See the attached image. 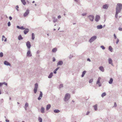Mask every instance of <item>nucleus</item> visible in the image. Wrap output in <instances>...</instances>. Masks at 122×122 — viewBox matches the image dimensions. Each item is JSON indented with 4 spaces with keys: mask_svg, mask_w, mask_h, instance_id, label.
Instances as JSON below:
<instances>
[{
    "mask_svg": "<svg viewBox=\"0 0 122 122\" xmlns=\"http://www.w3.org/2000/svg\"><path fill=\"white\" fill-rule=\"evenodd\" d=\"M93 79H90L89 81V83H92L93 82Z\"/></svg>",
    "mask_w": 122,
    "mask_h": 122,
    "instance_id": "36",
    "label": "nucleus"
},
{
    "mask_svg": "<svg viewBox=\"0 0 122 122\" xmlns=\"http://www.w3.org/2000/svg\"><path fill=\"white\" fill-rule=\"evenodd\" d=\"M2 83H0V87L2 85Z\"/></svg>",
    "mask_w": 122,
    "mask_h": 122,
    "instance_id": "64",
    "label": "nucleus"
},
{
    "mask_svg": "<svg viewBox=\"0 0 122 122\" xmlns=\"http://www.w3.org/2000/svg\"><path fill=\"white\" fill-rule=\"evenodd\" d=\"M11 25L10 23V22H9L8 23V26H10Z\"/></svg>",
    "mask_w": 122,
    "mask_h": 122,
    "instance_id": "44",
    "label": "nucleus"
},
{
    "mask_svg": "<svg viewBox=\"0 0 122 122\" xmlns=\"http://www.w3.org/2000/svg\"><path fill=\"white\" fill-rule=\"evenodd\" d=\"M101 78L100 77H99L97 81H100L101 79Z\"/></svg>",
    "mask_w": 122,
    "mask_h": 122,
    "instance_id": "47",
    "label": "nucleus"
},
{
    "mask_svg": "<svg viewBox=\"0 0 122 122\" xmlns=\"http://www.w3.org/2000/svg\"><path fill=\"white\" fill-rule=\"evenodd\" d=\"M3 53L2 52H1L0 53V57H3Z\"/></svg>",
    "mask_w": 122,
    "mask_h": 122,
    "instance_id": "35",
    "label": "nucleus"
},
{
    "mask_svg": "<svg viewBox=\"0 0 122 122\" xmlns=\"http://www.w3.org/2000/svg\"><path fill=\"white\" fill-rule=\"evenodd\" d=\"M56 71L55 70L53 72L54 73L56 74V71Z\"/></svg>",
    "mask_w": 122,
    "mask_h": 122,
    "instance_id": "55",
    "label": "nucleus"
},
{
    "mask_svg": "<svg viewBox=\"0 0 122 122\" xmlns=\"http://www.w3.org/2000/svg\"><path fill=\"white\" fill-rule=\"evenodd\" d=\"M87 60L88 61H89V62L91 61V60H90V59L89 58H88L87 59Z\"/></svg>",
    "mask_w": 122,
    "mask_h": 122,
    "instance_id": "56",
    "label": "nucleus"
},
{
    "mask_svg": "<svg viewBox=\"0 0 122 122\" xmlns=\"http://www.w3.org/2000/svg\"><path fill=\"white\" fill-rule=\"evenodd\" d=\"M56 60V59H55V58L54 57H53V61H55Z\"/></svg>",
    "mask_w": 122,
    "mask_h": 122,
    "instance_id": "53",
    "label": "nucleus"
},
{
    "mask_svg": "<svg viewBox=\"0 0 122 122\" xmlns=\"http://www.w3.org/2000/svg\"><path fill=\"white\" fill-rule=\"evenodd\" d=\"M73 57V56L72 55H70L69 56V58L70 59H71Z\"/></svg>",
    "mask_w": 122,
    "mask_h": 122,
    "instance_id": "40",
    "label": "nucleus"
},
{
    "mask_svg": "<svg viewBox=\"0 0 122 122\" xmlns=\"http://www.w3.org/2000/svg\"><path fill=\"white\" fill-rule=\"evenodd\" d=\"M86 71H84L82 72V74L81 76V77H83L84 76V75L86 74Z\"/></svg>",
    "mask_w": 122,
    "mask_h": 122,
    "instance_id": "27",
    "label": "nucleus"
},
{
    "mask_svg": "<svg viewBox=\"0 0 122 122\" xmlns=\"http://www.w3.org/2000/svg\"><path fill=\"white\" fill-rule=\"evenodd\" d=\"M109 7V5L108 4H105L103 6V9H107Z\"/></svg>",
    "mask_w": 122,
    "mask_h": 122,
    "instance_id": "13",
    "label": "nucleus"
},
{
    "mask_svg": "<svg viewBox=\"0 0 122 122\" xmlns=\"http://www.w3.org/2000/svg\"><path fill=\"white\" fill-rule=\"evenodd\" d=\"M42 119L41 117H39L38 118V120L39 122H42Z\"/></svg>",
    "mask_w": 122,
    "mask_h": 122,
    "instance_id": "29",
    "label": "nucleus"
},
{
    "mask_svg": "<svg viewBox=\"0 0 122 122\" xmlns=\"http://www.w3.org/2000/svg\"><path fill=\"white\" fill-rule=\"evenodd\" d=\"M119 41V40L118 38L117 39V40L116 42V43L117 44H118V43Z\"/></svg>",
    "mask_w": 122,
    "mask_h": 122,
    "instance_id": "43",
    "label": "nucleus"
},
{
    "mask_svg": "<svg viewBox=\"0 0 122 122\" xmlns=\"http://www.w3.org/2000/svg\"><path fill=\"white\" fill-rule=\"evenodd\" d=\"M87 17L92 21H93L94 18V16L93 15H89Z\"/></svg>",
    "mask_w": 122,
    "mask_h": 122,
    "instance_id": "5",
    "label": "nucleus"
},
{
    "mask_svg": "<svg viewBox=\"0 0 122 122\" xmlns=\"http://www.w3.org/2000/svg\"><path fill=\"white\" fill-rule=\"evenodd\" d=\"M74 0L75 1V2H78V0Z\"/></svg>",
    "mask_w": 122,
    "mask_h": 122,
    "instance_id": "60",
    "label": "nucleus"
},
{
    "mask_svg": "<svg viewBox=\"0 0 122 122\" xmlns=\"http://www.w3.org/2000/svg\"><path fill=\"white\" fill-rule=\"evenodd\" d=\"M63 87V84H60L59 86V88H61Z\"/></svg>",
    "mask_w": 122,
    "mask_h": 122,
    "instance_id": "37",
    "label": "nucleus"
},
{
    "mask_svg": "<svg viewBox=\"0 0 122 122\" xmlns=\"http://www.w3.org/2000/svg\"><path fill=\"white\" fill-rule=\"evenodd\" d=\"M97 104H96L94 106H93V107L94 108V109L95 111H96L97 110Z\"/></svg>",
    "mask_w": 122,
    "mask_h": 122,
    "instance_id": "20",
    "label": "nucleus"
},
{
    "mask_svg": "<svg viewBox=\"0 0 122 122\" xmlns=\"http://www.w3.org/2000/svg\"><path fill=\"white\" fill-rule=\"evenodd\" d=\"M100 16L99 15H97L95 17V21L96 22H98L100 19Z\"/></svg>",
    "mask_w": 122,
    "mask_h": 122,
    "instance_id": "10",
    "label": "nucleus"
},
{
    "mask_svg": "<svg viewBox=\"0 0 122 122\" xmlns=\"http://www.w3.org/2000/svg\"><path fill=\"white\" fill-rule=\"evenodd\" d=\"M20 29L21 30H24L25 29V28H24L23 26H21L20 27Z\"/></svg>",
    "mask_w": 122,
    "mask_h": 122,
    "instance_id": "42",
    "label": "nucleus"
},
{
    "mask_svg": "<svg viewBox=\"0 0 122 122\" xmlns=\"http://www.w3.org/2000/svg\"><path fill=\"white\" fill-rule=\"evenodd\" d=\"M61 15H59L58 16L57 18L58 19H60L61 18Z\"/></svg>",
    "mask_w": 122,
    "mask_h": 122,
    "instance_id": "49",
    "label": "nucleus"
},
{
    "mask_svg": "<svg viewBox=\"0 0 122 122\" xmlns=\"http://www.w3.org/2000/svg\"><path fill=\"white\" fill-rule=\"evenodd\" d=\"M70 95L68 93L66 94L65 96L64 99V101L65 102H67L68 101L70 98Z\"/></svg>",
    "mask_w": 122,
    "mask_h": 122,
    "instance_id": "2",
    "label": "nucleus"
},
{
    "mask_svg": "<svg viewBox=\"0 0 122 122\" xmlns=\"http://www.w3.org/2000/svg\"><path fill=\"white\" fill-rule=\"evenodd\" d=\"M4 64L6 65L9 66H10V63L7 61H5L4 62Z\"/></svg>",
    "mask_w": 122,
    "mask_h": 122,
    "instance_id": "17",
    "label": "nucleus"
},
{
    "mask_svg": "<svg viewBox=\"0 0 122 122\" xmlns=\"http://www.w3.org/2000/svg\"><path fill=\"white\" fill-rule=\"evenodd\" d=\"M53 21L54 22H56L57 21V19L55 17H53Z\"/></svg>",
    "mask_w": 122,
    "mask_h": 122,
    "instance_id": "30",
    "label": "nucleus"
},
{
    "mask_svg": "<svg viewBox=\"0 0 122 122\" xmlns=\"http://www.w3.org/2000/svg\"><path fill=\"white\" fill-rule=\"evenodd\" d=\"M16 10L17 11H18L19 10L18 9V8H19V7L18 6V5H17L16 6Z\"/></svg>",
    "mask_w": 122,
    "mask_h": 122,
    "instance_id": "48",
    "label": "nucleus"
},
{
    "mask_svg": "<svg viewBox=\"0 0 122 122\" xmlns=\"http://www.w3.org/2000/svg\"><path fill=\"white\" fill-rule=\"evenodd\" d=\"M23 4L24 5H25L26 4V2L25 1V0H20Z\"/></svg>",
    "mask_w": 122,
    "mask_h": 122,
    "instance_id": "25",
    "label": "nucleus"
},
{
    "mask_svg": "<svg viewBox=\"0 0 122 122\" xmlns=\"http://www.w3.org/2000/svg\"><path fill=\"white\" fill-rule=\"evenodd\" d=\"M25 109V110H27V108L26 107H24Z\"/></svg>",
    "mask_w": 122,
    "mask_h": 122,
    "instance_id": "62",
    "label": "nucleus"
},
{
    "mask_svg": "<svg viewBox=\"0 0 122 122\" xmlns=\"http://www.w3.org/2000/svg\"><path fill=\"white\" fill-rule=\"evenodd\" d=\"M60 68V67H57V68L55 69V70L56 71H57L58 69H59Z\"/></svg>",
    "mask_w": 122,
    "mask_h": 122,
    "instance_id": "54",
    "label": "nucleus"
},
{
    "mask_svg": "<svg viewBox=\"0 0 122 122\" xmlns=\"http://www.w3.org/2000/svg\"><path fill=\"white\" fill-rule=\"evenodd\" d=\"M53 73L52 72L50 73L48 76V78H51L53 76Z\"/></svg>",
    "mask_w": 122,
    "mask_h": 122,
    "instance_id": "24",
    "label": "nucleus"
},
{
    "mask_svg": "<svg viewBox=\"0 0 122 122\" xmlns=\"http://www.w3.org/2000/svg\"><path fill=\"white\" fill-rule=\"evenodd\" d=\"M100 47L103 49L104 50L105 49V47L103 46H101Z\"/></svg>",
    "mask_w": 122,
    "mask_h": 122,
    "instance_id": "39",
    "label": "nucleus"
},
{
    "mask_svg": "<svg viewBox=\"0 0 122 122\" xmlns=\"http://www.w3.org/2000/svg\"><path fill=\"white\" fill-rule=\"evenodd\" d=\"M97 84H98L99 86L100 87L101 86V84L100 81H97L96 83Z\"/></svg>",
    "mask_w": 122,
    "mask_h": 122,
    "instance_id": "22",
    "label": "nucleus"
},
{
    "mask_svg": "<svg viewBox=\"0 0 122 122\" xmlns=\"http://www.w3.org/2000/svg\"><path fill=\"white\" fill-rule=\"evenodd\" d=\"M17 28L19 29H20V27L19 26H17V27H16Z\"/></svg>",
    "mask_w": 122,
    "mask_h": 122,
    "instance_id": "58",
    "label": "nucleus"
},
{
    "mask_svg": "<svg viewBox=\"0 0 122 122\" xmlns=\"http://www.w3.org/2000/svg\"><path fill=\"white\" fill-rule=\"evenodd\" d=\"M27 56L29 57H30L32 56V54L30 53V49H28V51L27 53Z\"/></svg>",
    "mask_w": 122,
    "mask_h": 122,
    "instance_id": "9",
    "label": "nucleus"
},
{
    "mask_svg": "<svg viewBox=\"0 0 122 122\" xmlns=\"http://www.w3.org/2000/svg\"><path fill=\"white\" fill-rule=\"evenodd\" d=\"M0 101L2 102H3V99H1V100H0Z\"/></svg>",
    "mask_w": 122,
    "mask_h": 122,
    "instance_id": "59",
    "label": "nucleus"
},
{
    "mask_svg": "<svg viewBox=\"0 0 122 122\" xmlns=\"http://www.w3.org/2000/svg\"><path fill=\"white\" fill-rule=\"evenodd\" d=\"M29 106V104L27 102H26L25 103V106L24 107H28Z\"/></svg>",
    "mask_w": 122,
    "mask_h": 122,
    "instance_id": "33",
    "label": "nucleus"
},
{
    "mask_svg": "<svg viewBox=\"0 0 122 122\" xmlns=\"http://www.w3.org/2000/svg\"><path fill=\"white\" fill-rule=\"evenodd\" d=\"M1 83H2V85L3 84H4L6 86H7V83H6L5 82H2Z\"/></svg>",
    "mask_w": 122,
    "mask_h": 122,
    "instance_id": "38",
    "label": "nucleus"
},
{
    "mask_svg": "<svg viewBox=\"0 0 122 122\" xmlns=\"http://www.w3.org/2000/svg\"><path fill=\"white\" fill-rule=\"evenodd\" d=\"M57 50V49L56 48H55L52 49V52H53L55 53L56 52Z\"/></svg>",
    "mask_w": 122,
    "mask_h": 122,
    "instance_id": "21",
    "label": "nucleus"
},
{
    "mask_svg": "<svg viewBox=\"0 0 122 122\" xmlns=\"http://www.w3.org/2000/svg\"><path fill=\"white\" fill-rule=\"evenodd\" d=\"M30 11L29 9H27L25 12L24 13V16L25 17L27 16L29 13Z\"/></svg>",
    "mask_w": 122,
    "mask_h": 122,
    "instance_id": "8",
    "label": "nucleus"
},
{
    "mask_svg": "<svg viewBox=\"0 0 122 122\" xmlns=\"http://www.w3.org/2000/svg\"><path fill=\"white\" fill-rule=\"evenodd\" d=\"M113 36H114V39H117V36L116 35L114 34L113 35Z\"/></svg>",
    "mask_w": 122,
    "mask_h": 122,
    "instance_id": "46",
    "label": "nucleus"
},
{
    "mask_svg": "<svg viewBox=\"0 0 122 122\" xmlns=\"http://www.w3.org/2000/svg\"><path fill=\"white\" fill-rule=\"evenodd\" d=\"M122 5L121 3H118L116 9V13L115 17L116 18H117L118 17V15L120 13L122 9Z\"/></svg>",
    "mask_w": 122,
    "mask_h": 122,
    "instance_id": "1",
    "label": "nucleus"
},
{
    "mask_svg": "<svg viewBox=\"0 0 122 122\" xmlns=\"http://www.w3.org/2000/svg\"><path fill=\"white\" fill-rule=\"evenodd\" d=\"M27 2L28 4H29V3H30L29 1H28V0L27 1Z\"/></svg>",
    "mask_w": 122,
    "mask_h": 122,
    "instance_id": "63",
    "label": "nucleus"
},
{
    "mask_svg": "<svg viewBox=\"0 0 122 122\" xmlns=\"http://www.w3.org/2000/svg\"><path fill=\"white\" fill-rule=\"evenodd\" d=\"M45 108L43 107H42L41 110V112L42 113H44L45 112Z\"/></svg>",
    "mask_w": 122,
    "mask_h": 122,
    "instance_id": "19",
    "label": "nucleus"
},
{
    "mask_svg": "<svg viewBox=\"0 0 122 122\" xmlns=\"http://www.w3.org/2000/svg\"><path fill=\"white\" fill-rule=\"evenodd\" d=\"M35 38V36L33 33L32 34V40H34Z\"/></svg>",
    "mask_w": 122,
    "mask_h": 122,
    "instance_id": "34",
    "label": "nucleus"
},
{
    "mask_svg": "<svg viewBox=\"0 0 122 122\" xmlns=\"http://www.w3.org/2000/svg\"><path fill=\"white\" fill-rule=\"evenodd\" d=\"M54 112L55 113H58L60 112V111L58 109H56L54 110Z\"/></svg>",
    "mask_w": 122,
    "mask_h": 122,
    "instance_id": "28",
    "label": "nucleus"
},
{
    "mask_svg": "<svg viewBox=\"0 0 122 122\" xmlns=\"http://www.w3.org/2000/svg\"><path fill=\"white\" fill-rule=\"evenodd\" d=\"M40 95L38 98V99L39 100H40L42 97L43 94L42 92H41L40 91Z\"/></svg>",
    "mask_w": 122,
    "mask_h": 122,
    "instance_id": "11",
    "label": "nucleus"
},
{
    "mask_svg": "<svg viewBox=\"0 0 122 122\" xmlns=\"http://www.w3.org/2000/svg\"><path fill=\"white\" fill-rule=\"evenodd\" d=\"M97 29H101L102 28L103 26L102 25H98L97 26Z\"/></svg>",
    "mask_w": 122,
    "mask_h": 122,
    "instance_id": "15",
    "label": "nucleus"
},
{
    "mask_svg": "<svg viewBox=\"0 0 122 122\" xmlns=\"http://www.w3.org/2000/svg\"><path fill=\"white\" fill-rule=\"evenodd\" d=\"M23 38L22 37L21 35H19L18 37V39L19 40H20L23 39Z\"/></svg>",
    "mask_w": 122,
    "mask_h": 122,
    "instance_id": "26",
    "label": "nucleus"
},
{
    "mask_svg": "<svg viewBox=\"0 0 122 122\" xmlns=\"http://www.w3.org/2000/svg\"><path fill=\"white\" fill-rule=\"evenodd\" d=\"M26 44L28 49H30L31 45L30 42L29 41H27L26 42Z\"/></svg>",
    "mask_w": 122,
    "mask_h": 122,
    "instance_id": "6",
    "label": "nucleus"
},
{
    "mask_svg": "<svg viewBox=\"0 0 122 122\" xmlns=\"http://www.w3.org/2000/svg\"><path fill=\"white\" fill-rule=\"evenodd\" d=\"M99 68L102 71V72H104V69L103 66H100L99 67Z\"/></svg>",
    "mask_w": 122,
    "mask_h": 122,
    "instance_id": "14",
    "label": "nucleus"
},
{
    "mask_svg": "<svg viewBox=\"0 0 122 122\" xmlns=\"http://www.w3.org/2000/svg\"><path fill=\"white\" fill-rule=\"evenodd\" d=\"M86 15V14L85 13H83L82 14V15H83V16H85Z\"/></svg>",
    "mask_w": 122,
    "mask_h": 122,
    "instance_id": "51",
    "label": "nucleus"
},
{
    "mask_svg": "<svg viewBox=\"0 0 122 122\" xmlns=\"http://www.w3.org/2000/svg\"><path fill=\"white\" fill-rule=\"evenodd\" d=\"M29 30L28 29H25V30L24 31V33L25 34H26L29 31Z\"/></svg>",
    "mask_w": 122,
    "mask_h": 122,
    "instance_id": "18",
    "label": "nucleus"
},
{
    "mask_svg": "<svg viewBox=\"0 0 122 122\" xmlns=\"http://www.w3.org/2000/svg\"><path fill=\"white\" fill-rule=\"evenodd\" d=\"M9 19L10 20H11L12 19V18L10 16L9 17Z\"/></svg>",
    "mask_w": 122,
    "mask_h": 122,
    "instance_id": "52",
    "label": "nucleus"
},
{
    "mask_svg": "<svg viewBox=\"0 0 122 122\" xmlns=\"http://www.w3.org/2000/svg\"><path fill=\"white\" fill-rule=\"evenodd\" d=\"M38 87V84L37 83H35V87L34 90V91L35 93H36Z\"/></svg>",
    "mask_w": 122,
    "mask_h": 122,
    "instance_id": "4",
    "label": "nucleus"
},
{
    "mask_svg": "<svg viewBox=\"0 0 122 122\" xmlns=\"http://www.w3.org/2000/svg\"><path fill=\"white\" fill-rule=\"evenodd\" d=\"M117 106V105L116 102H115L114 103V106L113 107H116Z\"/></svg>",
    "mask_w": 122,
    "mask_h": 122,
    "instance_id": "41",
    "label": "nucleus"
},
{
    "mask_svg": "<svg viewBox=\"0 0 122 122\" xmlns=\"http://www.w3.org/2000/svg\"><path fill=\"white\" fill-rule=\"evenodd\" d=\"M63 62L62 61H60L57 63V66H61L63 65Z\"/></svg>",
    "mask_w": 122,
    "mask_h": 122,
    "instance_id": "12",
    "label": "nucleus"
},
{
    "mask_svg": "<svg viewBox=\"0 0 122 122\" xmlns=\"http://www.w3.org/2000/svg\"><path fill=\"white\" fill-rule=\"evenodd\" d=\"M5 121L6 122H9V120L7 119H6V120H5Z\"/></svg>",
    "mask_w": 122,
    "mask_h": 122,
    "instance_id": "57",
    "label": "nucleus"
},
{
    "mask_svg": "<svg viewBox=\"0 0 122 122\" xmlns=\"http://www.w3.org/2000/svg\"><path fill=\"white\" fill-rule=\"evenodd\" d=\"M113 81V79L112 78H110L109 81V83L110 84H111L112 83Z\"/></svg>",
    "mask_w": 122,
    "mask_h": 122,
    "instance_id": "23",
    "label": "nucleus"
},
{
    "mask_svg": "<svg viewBox=\"0 0 122 122\" xmlns=\"http://www.w3.org/2000/svg\"><path fill=\"white\" fill-rule=\"evenodd\" d=\"M106 94L105 92H103L101 96L102 97H103L104 96H106Z\"/></svg>",
    "mask_w": 122,
    "mask_h": 122,
    "instance_id": "31",
    "label": "nucleus"
},
{
    "mask_svg": "<svg viewBox=\"0 0 122 122\" xmlns=\"http://www.w3.org/2000/svg\"><path fill=\"white\" fill-rule=\"evenodd\" d=\"M2 38H5V37L4 35L2 36Z\"/></svg>",
    "mask_w": 122,
    "mask_h": 122,
    "instance_id": "61",
    "label": "nucleus"
},
{
    "mask_svg": "<svg viewBox=\"0 0 122 122\" xmlns=\"http://www.w3.org/2000/svg\"><path fill=\"white\" fill-rule=\"evenodd\" d=\"M51 105L50 104L47 105L46 106V109L47 111L48 110L51 108Z\"/></svg>",
    "mask_w": 122,
    "mask_h": 122,
    "instance_id": "16",
    "label": "nucleus"
},
{
    "mask_svg": "<svg viewBox=\"0 0 122 122\" xmlns=\"http://www.w3.org/2000/svg\"><path fill=\"white\" fill-rule=\"evenodd\" d=\"M97 38V37L96 36H94L91 37L89 41L91 43L92 42L96 40Z\"/></svg>",
    "mask_w": 122,
    "mask_h": 122,
    "instance_id": "3",
    "label": "nucleus"
},
{
    "mask_svg": "<svg viewBox=\"0 0 122 122\" xmlns=\"http://www.w3.org/2000/svg\"><path fill=\"white\" fill-rule=\"evenodd\" d=\"M90 113V112L89 111H88L87 112V113H86V115H88L89 113Z\"/></svg>",
    "mask_w": 122,
    "mask_h": 122,
    "instance_id": "50",
    "label": "nucleus"
},
{
    "mask_svg": "<svg viewBox=\"0 0 122 122\" xmlns=\"http://www.w3.org/2000/svg\"><path fill=\"white\" fill-rule=\"evenodd\" d=\"M118 29L120 31H122V28L121 27H119Z\"/></svg>",
    "mask_w": 122,
    "mask_h": 122,
    "instance_id": "45",
    "label": "nucleus"
},
{
    "mask_svg": "<svg viewBox=\"0 0 122 122\" xmlns=\"http://www.w3.org/2000/svg\"><path fill=\"white\" fill-rule=\"evenodd\" d=\"M108 63L109 64H111L112 66H114L112 63V59L111 58H109L108 59Z\"/></svg>",
    "mask_w": 122,
    "mask_h": 122,
    "instance_id": "7",
    "label": "nucleus"
},
{
    "mask_svg": "<svg viewBox=\"0 0 122 122\" xmlns=\"http://www.w3.org/2000/svg\"><path fill=\"white\" fill-rule=\"evenodd\" d=\"M112 47L111 46H110L109 47V50L111 51V52H112Z\"/></svg>",
    "mask_w": 122,
    "mask_h": 122,
    "instance_id": "32",
    "label": "nucleus"
}]
</instances>
